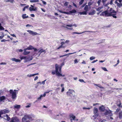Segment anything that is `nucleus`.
Wrapping results in <instances>:
<instances>
[{
	"label": "nucleus",
	"instance_id": "obj_1",
	"mask_svg": "<svg viewBox=\"0 0 122 122\" xmlns=\"http://www.w3.org/2000/svg\"><path fill=\"white\" fill-rule=\"evenodd\" d=\"M61 67L58 66V64H56L55 65V72L56 75L58 76H65V75H62L61 74Z\"/></svg>",
	"mask_w": 122,
	"mask_h": 122
},
{
	"label": "nucleus",
	"instance_id": "obj_2",
	"mask_svg": "<svg viewBox=\"0 0 122 122\" xmlns=\"http://www.w3.org/2000/svg\"><path fill=\"white\" fill-rule=\"evenodd\" d=\"M110 12H108L107 10L105 11L102 13V15H105L106 16H111L114 14H116V12L114 10H112V8H110Z\"/></svg>",
	"mask_w": 122,
	"mask_h": 122
},
{
	"label": "nucleus",
	"instance_id": "obj_3",
	"mask_svg": "<svg viewBox=\"0 0 122 122\" xmlns=\"http://www.w3.org/2000/svg\"><path fill=\"white\" fill-rule=\"evenodd\" d=\"M75 93V92L73 90L69 89L66 93L67 96L71 98L72 97H74Z\"/></svg>",
	"mask_w": 122,
	"mask_h": 122
},
{
	"label": "nucleus",
	"instance_id": "obj_4",
	"mask_svg": "<svg viewBox=\"0 0 122 122\" xmlns=\"http://www.w3.org/2000/svg\"><path fill=\"white\" fill-rule=\"evenodd\" d=\"M17 91L15 90L13 91L12 90H10L9 92L10 94L11 95V97L13 99H15L16 96V91Z\"/></svg>",
	"mask_w": 122,
	"mask_h": 122
},
{
	"label": "nucleus",
	"instance_id": "obj_5",
	"mask_svg": "<svg viewBox=\"0 0 122 122\" xmlns=\"http://www.w3.org/2000/svg\"><path fill=\"white\" fill-rule=\"evenodd\" d=\"M29 115H26L22 119L23 122H29V120L30 118Z\"/></svg>",
	"mask_w": 122,
	"mask_h": 122
},
{
	"label": "nucleus",
	"instance_id": "obj_6",
	"mask_svg": "<svg viewBox=\"0 0 122 122\" xmlns=\"http://www.w3.org/2000/svg\"><path fill=\"white\" fill-rule=\"evenodd\" d=\"M115 3L117 6L120 7L122 6V0H115Z\"/></svg>",
	"mask_w": 122,
	"mask_h": 122
},
{
	"label": "nucleus",
	"instance_id": "obj_7",
	"mask_svg": "<svg viewBox=\"0 0 122 122\" xmlns=\"http://www.w3.org/2000/svg\"><path fill=\"white\" fill-rule=\"evenodd\" d=\"M43 52H44V53H45L46 52V51L43 49H41L38 52L37 54H36V53H35L33 55L35 56H36V55H38V57L40 55L41 53Z\"/></svg>",
	"mask_w": 122,
	"mask_h": 122
},
{
	"label": "nucleus",
	"instance_id": "obj_8",
	"mask_svg": "<svg viewBox=\"0 0 122 122\" xmlns=\"http://www.w3.org/2000/svg\"><path fill=\"white\" fill-rule=\"evenodd\" d=\"M66 25L67 26H65V27L68 29L71 30H72L73 29V28H72L71 27L73 26H74L75 27H77V25L75 24H74L73 25L72 24H71L69 25Z\"/></svg>",
	"mask_w": 122,
	"mask_h": 122
},
{
	"label": "nucleus",
	"instance_id": "obj_9",
	"mask_svg": "<svg viewBox=\"0 0 122 122\" xmlns=\"http://www.w3.org/2000/svg\"><path fill=\"white\" fill-rule=\"evenodd\" d=\"M94 115H93V117L95 118H96L98 115V110L96 108H94Z\"/></svg>",
	"mask_w": 122,
	"mask_h": 122
},
{
	"label": "nucleus",
	"instance_id": "obj_10",
	"mask_svg": "<svg viewBox=\"0 0 122 122\" xmlns=\"http://www.w3.org/2000/svg\"><path fill=\"white\" fill-rule=\"evenodd\" d=\"M10 122H19V120L16 117H14L12 118Z\"/></svg>",
	"mask_w": 122,
	"mask_h": 122
},
{
	"label": "nucleus",
	"instance_id": "obj_11",
	"mask_svg": "<svg viewBox=\"0 0 122 122\" xmlns=\"http://www.w3.org/2000/svg\"><path fill=\"white\" fill-rule=\"evenodd\" d=\"M32 57H30L29 56H27L26 57V59L25 61H24V62L26 63L27 61H29L32 59Z\"/></svg>",
	"mask_w": 122,
	"mask_h": 122
},
{
	"label": "nucleus",
	"instance_id": "obj_12",
	"mask_svg": "<svg viewBox=\"0 0 122 122\" xmlns=\"http://www.w3.org/2000/svg\"><path fill=\"white\" fill-rule=\"evenodd\" d=\"M27 32H28L31 35H32L33 36H34L38 34L36 32L30 30H27Z\"/></svg>",
	"mask_w": 122,
	"mask_h": 122
},
{
	"label": "nucleus",
	"instance_id": "obj_13",
	"mask_svg": "<svg viewBox=\"0 0 122 122\" xmlns=\"http://www.w3.org/2000/svg\"><path fill=\"white\" fill-rule=\"evenodd\" d=\"M104 115H109L110 116H111L112 115V112L111 110H106L105 112L104 113Z\"/></svg>",
	"mask_w": 122,
	"mask_h": 122
},
{
	"label": "nucleus",
	"instance_id": "obj_14",
	"mask_svg": "<svg viewBox=\"0 0 122 122\" xmlns=\"http://www.w3.org/2000/svg\"><path fill=\"white\" fill-rule=\"evenodd\" d=\"M1 111L2 114L8 113L9 112L8 110L6 109H4L3 110H1Z\"/></svg>",
	"mask_w": 122,
	"mask_h": 122
},
{
	"label": "nucleus",
	"instance_id": "obj_15",
	"mask_svg": "<svg viewBox=\"0 0 122 122\" xmlns=\"http://www.w3.org/2000/svg\"><path fill=\"white\" fill-rule=\"evenodd\" d=\"M99 109L100 111L102 112H103L105 110L104 106L103 105H102L99 108Z\"/></svg>",
	"mask_w": 122,
	"mask_h": 122
},
{
	"label": "nucleus",
	"instance_id": "obj_16",
	"mask_svg": "<svg viewBox=\"0 0 122 122\" xmlns=\"http://www.w3.org/2000/svg\"><path fill=\"white\" fill-rule=\"evenodd\" d=\"M20 105L17 104H15L13 106L14 109H15V108L17 109H19V108H20Z\"/></svg>",
	"mask_w": 122,
	"mask_h": 122
},
{
	"label": "nucleus",
	"instance_id": "obj_17",
	"mask_svg": "<svg viewBox=\"0 0 122 122\" xmlns=\"http://www.w3.org/2000/svg\"><path fill=\"white\" fill-rule=\"evenodd\" d=\"M27 50H26V49H24V52L23 53V54L24 55H28L30 53V52L29 51H26Z\"/></svg>",
	"mask_w": 122,
	"mask_h": 122
},
{
	"label": "nucleus",
	"instance_id": "obj_18",
	"mask_svg": "<svg viewBox=\"0 0 122 122\" xmlns=\"http://www.w3.org/2000/svg\"><path fill=\"white\" fill-rule=\"evenodd\" d=\"M3 118H4V119L8 121H9L10 119V117L6 115L4 116V117H3Z\"/></svg>",
	"mask_w": 122,
	"mask_h": 122
},
{
	"label": "nucleus",
	"instance_id": "obj_19",
	"mask_svg": "<svg viewBox=\"0 0 122 122\" xmlns=\"http://www.w3.org/2000/svg\"><path fill=\"white\" fill-rule=\"evenodd\" d=\"M11 60L13 61H14L16 62H20L21 61L20 60L15 58H12L11 59Z\"/></svg>",
	"mask_w": 122,
	"mask_h": 122
},
{
	"label": "nucleus",
	"instance_id": "obj_20",
	"mask_svg": "<svg viewBox=\"0 0 122 122\" xmlns=\"http://www.w3.org/2000/svg\"><path fill=\"white\" fill-rule=\"evenodd\" d=\"M37 10V8L35 7L34 8H32L30 7L29 8V10L30 11H35Z\"/></svg>",
	"mask_w": 122,
	"mask_h": 122
},
{
	"label": "nucleus",
	"instance_id": "obj_21",
	"mask_svg": "<svg viewBox=\"0 0 122 122\" xmlns=\"http://www.w3.org/2000/svg\"><path fill=\"white\" fill-rule=\"evenodd\" d=\"M76 53V52H73V53H69V54H65V55H62V56H60V57H63V56H67V55H71V54H74V53Z\"/></svg>",
	"mask_w": 122,
	"mask_h": 122
},
{
	"label": "nucleus",
	"instance_id": "obj_22",
	"mask_svg": "<svg viewBox=\"0 0 122 122\" xmlns=\"http://www.w3.org/2000/svg\"><path fill=\"white\" fill-rule=\"evenodd\" d=\"M84 10L86 11V12L88 11V5H86L84 8Z\"/></svg>",
	"mask_w": 122,
	"mask_h": 122
},
{
	"label": "nucleus",
	"instance_id": "obj_23",
	"mask_svg": "<svg viewBox=\"0 0 122 122\" xmlns=\"http://www.w3.org/2000/svg\"><path fill=\"white\" fill-rule=\"evenodd\" d=\"M26 50H31L33 49V47L31 46L30 45L28 47L26 48Z\"/></svg>",
	"mask_w": 122,
	"mask_h": 122
},
{
	"label": "nucleus",
	"instance_id": "obj_24",
	"mask_svg": "<svg viewBox=\"0 0 122 122\" xmlns=\"http://www.w3.org/2000/svg\"><path fill=\"white\" fill-rule=\"evenodd\" d=\"M87 12L86 11H84L80 12L79 13V14L81 15H86L87 14Z\"/></svg>",
	"mask_w": 122,
	"mask_h": 122
},
{
	"label": "nucleus",
	"instance_id": "obj_25",
	"mask_svg": "<svg viewBox=\"0 0 122 122\" xmlns=\"http://www.w3.org/2000/svg\"><path fill=\"white\" fill-rule=\"evenodd\" d=\"M94 85H95V86H97L99 88H101L102 89H104V87H102V86H101V85H100V84H97L95 83H94Z\"/></svg>",
	"mask_w": 122,
	"mask_h": 122
},
{
	"label": "nucleus",
	"instance_id": "obj_26",
	"mask_svg": "<svg viewBox=\"0 0 122 122\" xmlns=\"http://www.w3.org/2000/svg\"><path fill=\"white\" fill-rule=\"evenodd\" d=\"M5 98V96H2L1 97H0V101H2L4 100Z\"/></svg>",
	"mask_w": 122,
	"mask_h": 122
},
{
	"label": "nucleus",
	"instance_id": "obj_27",
	"mask_svg": "<svg viewBox=\"0 0 122 122\" xmlns=\"http://www.w3.org/2000/svg\"><path fill=\"white\" fill-rule=\"evenodd\" d=\"M76 118V117L73 115H71L70 116V119H72V120H74Z\"/></svg>",
	"mask_w": 122,
	"mask_h": 122
},
{
	"label": "nucleus",
	"instance_id": "obj_28",
	"mask_svg": "<svg viewBox=\"0 0 122 122\" xmlns=\"http://www.w3.org/2000/svg\"><path fill=\"white\" fill-rule=\"evenodd\" d=\"M22 17L23 19L26 18L28 17V16H26V14H23L22 15Z\"/></svg>",
	"mask_w": 122,
	"mask_h": 122
},
{
	"label": "nucleus",
	"instance_id": "obj_29",
	"mask_svg": "<svg viewBox=\"0 0 122 122\" xmlns=\"http://www.w3.org/2000/svg\"><path fill=\"white\" fill-rule=\"evenodd\" d=\"M96 12L95 11V10H93L91 12L89 13V15H94Z\"/></svg>",
	"mask_w": 122,
	"mask_h": 122
},
{
	"label": "nucleus",
	"instance_id": "obj_30",
	"mask_svg": "<svg viewBox=\"0 0 122 122\" xmlns=\"http://www.w3.org/2000/svg\"><path fill=\"white\" fill-rule=\"evenodd\" d=\"M30 2L31 3H35L39 2V0H30Z\"/></svg>",
	"mask_w": 122,
	"mask_h": 122
},
{
	"label": "nucleus",
	"instance_id": "obj_31",
	"mask_svg": "<svg viewBox=\"0 0 122 122\" xmlns=\"http://www.w3.org/2000/svg\"><path fill=\"white\" fill-rule=\"evenodd\" d=\"M119 117L120 119L122 118V111H121L119 113Z\"/></svg>",
	"mask_w": 122,
	"mask_h": 122
},
{
	"label": "nucleus",
	"instance_id": "obj_32",
	"mask_svg": "<svg viewBox=\"0 0 122 122\" xmlns=\"http://www.w3.org/2000/svg\"><path fill=\"white\" fill-rule=\"evenodd\" d=\"M26 58V56H22L20 57V58L21 60L24 59V61L25 60V58Z\"/></svg>",
	"mask_w": 122,
	"mask_h": 122
},
{
	"label": "nucleus",
	"instance_id": "obj_33",
	"mask_svg": "<svg viewBox=\"0 0 122 122\" xmlns=\"http://www.w3.org/2000/svg\"><path fill=\"white\" fill-rule=\"evenodd\" d=\"M70 12H71V14L72 13H75L76 12V11L74 9L73 10H72L70 11Z\"/></svg>",
	"mask_w": 122,
	"mask_h": 122
},
{
	"label": "nucleus",
	"instance_id": "obj_34",
	"mask_svg": "<svg viewBox=\"0 0 122 122\" xmlns=\"http://www.w3.org/2000/svg\"><path fill=\"white\" fill-rule=\"evenodd\" d=\"M86 32V31L83 32L81 33H79V32H73L72 33L73 34H81L82 33H83L85 32Z\"/></svg>",
	"mask_w": 122,
	"mask_h": 122
},
{
	"label": "nucleus",
	"instance_id": "obj_35",
	"mask_svg": "<svg viewBox=\"0 0 122 122\" xmlns=\"http://www.w3.org/2000/svg\"><path fill=\"white\" fill-rule=\"evenodd\" d=\"M1 35L2 36H0V39H2V38H3L5 36V35L3 33H2Z\"/></svg>",
	"mask_w": 122,
	"mask_h": 122
},
{
	"label": "nucleus",
	"instance_id": "obj_36",
	"mask_svg": "<svg viewBox=\"0 0 122 122\" xmlns=\"http://www.w3.org/2000/svg\"><path fill=\"white\" fill-rule=\"evenodd\" d=\"M84 0H81L79 2V5H81L84 2Z\"/></svg>",
	"mask_w": 122,
	"mask_h": 122
},
{
	"label": "nucleus",
	"instance_id": "obj_37",
	"mask_svg": "<svg viewBox=\"0 0 122 122\" xmlns=\"http://www.w3.org/2000/svg\"><path fill=\"white\" fill-rule=\"evenodd\" d=\"M29 7V6L28 5H27L26 6H25L24 7L23 9V11H25V9H26L28 8Z\"/></svg>",
	"mask_w": 122,
	"mask_h": 122
},
{
	"label": "nucleus",
	"instance_id": "obj_38",
	"mask_svg": "<svg viewBox=\"0 0 122 122\" xmlns=\"http://www.w3.org/2000/svg\"><path fill=\"white\" fill-rule=\"evenodd\" d=\"M121 103L120 102L119 104H117V106H118L119 107H122V105H121Z\"/></svg>",
	"mask_w": 122,
	"mask_h": 122
},
{
	"label": "nucleus",
	"instance_id": "obj_39",
	"mask_svg": "<svg viewBox=\"0 0 122 122\" xmlns=\"http://www.w3.org/2000/svg\"><path fill=\"white\" fill-rule=\"evenodd\" d=\"M4 28L1 26V24L0 23V30H4Z\"/></svg>",
	"mask_w": 122,
	"mask_h": 122
},
{
	"label": "nucleus",
	"instance_id": "obj_40",
	"mask_svg": "<svg viewBox=\"0 0 122 122\" xmlns=\"http://www.w3.org/2000/svg\"><path fill=\"white\" fill-rule=\"evenodd\" d=\"M43 97H44L43 95H41L40 96V97L37 98V100H41V98Z\"/></svg>",
	"mask_w": 122,
	"mask_h": 122
},
{
	"label": "nucleus",
	"instance_id": "obj_41",
	"mask_svg": "<svg viewBox=\"0 0 122 122\" xmlns=\"http://www.w3.org/2000/svg\"><path fill=\"white\" fill-rule=\"evenodd\" d=\"M43 97H44L43 95H41L40 96V97L37 98V100H41V98Z\"/></svg>",
	"mask_w": 122,
	"mask_h": 122
},
{
	"label": "nucleus",
	"instance_id": "obj_42",
	"mask_svg": "<svg viewBox=\"0 0 122 122\" xmlns=\"http://www.w3.org/2000/svg\"><path fill=\"white\" fill-rule=\"evenodd\" d=\"M95 58V57L94 56H92L90 58V60H92L94 59Z\"/></svg>",
	"mask_w": 122,
	"mask_h": 122
},
{
	"label": "nucleus",
	"instance_id": "obj_43",
	"mask_svg": "<svg viewBox=\"0 0 122 122\" xmlns=\"http://www.w3.org/2000/svg\"><path fill=\"white\" fill-rule=\"evenodd\" d=\"M74 62L75 64H76L78 62V61L77 60V59L76 58L74 60Z\"/></svg>",
	"mask_w": 122,
	"mask_h": 122
},
{
	"label": "nucleus",
	"instance_id": "obj_44",
	"mask_svg": "<svg viewBox=\"0 0 122 122\" xmlns=\"http://www.w3.org/2000/svg\"><path fill=\"white\" fill-rule=\"evenodd\" d=\"M109 3H107V4H103V5L105 6V7H107L108 5H109Z\"/></svg>",
	"mask_w": 122,
	"mask_h": 122
},
{
	"label": "nucleus",
	"instance_id": "obj_45",
	"mask_svg": "<svg viewBox=\"0 0 122 122\" xmlns=\"http://www.w3.org/2000/svg\"><path fill=\"white\" fill-rule=\"evenodd\" d=\"M91 107H91L90 108H86V107H83V109H87L89 110L90 109Z\"/></svg>",
	"mask_w": 122,
	"mask_h": 122
},
{
	"label": "nucleus",
	"instance_id": "obj_46",
	"mask_svg": "<svg viewBox=\"0 0 122 122\" xmlns=\"http://www.w3.org/2000/svg\"><path fill=\"white\" fill-rule=\"evenodd\" d=\"M50 92V91H49L48 92H45V93L43 95V97H45L46 96V94L47 93H48Z\"/></svg>",
	"mask_w": 122,
	"mask_h": 122
},
{
	"label": "nucleus",
	"instance_id": "obj_47",
	"mask_svg": "<svg viewBox=\"0 0 122 122\" xmlns=\"http://www.w3.org/2000/svg\"><path fill=\"white\" fill-rule=\"evenodd\" d=\"M27 76L29 77H30L31 76H34V74H28L27 75Z\"/></svg>",
	"mask_w": 122,
	"mask_h": 122
},
{
	"label": "nucleus",
	"instance_id": "obj_48",
	"mask_svg": "<svg viewBox=\"0 0 122 122\" xmlns=\"http://www.w3.org/2000/svg\"><path fill=\"white\" fill-rule=\"evenodd\" d=\"M107 1V0H102V2L103 4H105L106 2Z\"/></svg>",
	"mask_w": 122,
	"mask_h": 122
},
{
	"label": "nucleus",
	"instance_id": "obj_49",
	"mask_svg": "<svg viewBox=\"0 0 122 122\" xmlns=\"http://www.w3.org/2000/svg\"><path fill=\"white\" fill-rule=\"evenodd\" d=\"M102 69L105 71H108V70H107V69L105 67H102Z\"/></svg>",
	"mask_w": 122,
	"mask_h": 122
},
{
	"label": "nucleus",
	"instance_id": "obj_50",
	"mask_svg": "<svg viewBox=\"0 0 122 122\" xmlns=\"http://www.w3.org/2000/svg\"><path fill=\"white\" fill-rule=\"evenodd\" d=\"M92 4V3L91 2H88V5L89 6H91V5Z\"/></svg>",
	"mask_w": 122,
	"mask_h": 122
},
{
	"label": "nucleus",
	"instance_id": "obj_51",
	"mask_svg": "<svg viewBox=\"0 0 122 122\" xmlns=\"http://www.w3.org/2000/svg\"><path fill=\"white\" fill-rule=\"evenodd\" d=\"M15 2L14 0H10V2L11 3H13Z\"/></svg>",
	"mask_w": 122,
	"mask_h": 122
},
{
	"label": "nucleus",
	"instance_id": "obj_52",
	"mask_svg": "<svg viewBox=\"0 0 122 122\" xmlns=\"http://www.w3.org/2000/svg\"><path fill=\"white\" fill-rule=\"evenodd\" d=\"M68 4V2H66L64 3V5L65 6H67V5Z\"/></svg>",
	"mask_w": 122,
	"mask_h": 122
},
{
	"label": "nucleus",
	"instance_id": "obj_53",
	"mask_svg": "<svg viewBox=\"0 0 122 122\" xmlns=\"http://www.w3.org/2000/svg\"><path fill=\"white\" fill-rule=\"evenodd\" d=\"M101 0H99L97 2V3L98 4V5H100V3L101 2Z\"/></svg>",
	"mask_w": 122,
	"mask_h": 122
},
{
	"label": "nucleus",
	"instance_id": "obj_54",
	"mask_svg": "<svg viewBox=\"0 0 122 122\" xmlns=\"http://www.w3.org/2000/svg\"><path fill=\"white\" fill-rule=\"evenodd\" d=\"M79 81L80 82H83L84 83H85V82L84 81L83 79H79Z\"/></svg>",
	"mask_w": 122,
	"mask_h": 122
},
{
	"label": "nucleus",
	"instance_id": "obj_55",
	"mask_svg": "<svg viewBox=\"0 0 122 122\" xmlns=\"http://www.w3.org/2000/svg\"><path fill=\"white\" fill-rule=\"evenodd\" d=\"M1 42H5L6 41V40H5V39H3L1 40Z\"/></svg>",
	"mask_w": 122,
	"mask_h": 122
},
{
	"label": "nucleus",
	"instance_id": "obj_56",
	"mask_svg": "<svg viewBox=\"0 0 122 122\" xmlns=\"http://www.w3.org/2000/svg\"><path fill=\"white\" fill-rule=\"evenodd\" d=\"M28 34L27 33H24V36L25 37L27 36H28Z\"/></svg>",
	"mask_w": 122,
	"mask_h": 122
},
{
	"label": "nucleus",
	"instance_id": "obj_57",
	"mask_svg": "<svg viewBox=\"0 0 122 122\" xmlns=\"http://www.w3.org/2000/svg\"><path fill=\"white\" fill-rule=\"evenodd\" d=\"M31 104H29L26 106V107H30V106Z\"/></svg>",
	"mask_w": 122,
	"mask_h": 122
},
{
	"label": "nucleus",
	"instance_id": "obj_58",
	"mask_svg": "<svg viewBox=\"0 0 122 122\" xmlns=\"http://www.w3.org/2000/svg\"><path fill=\"white\" fill-rule=\"evenodd\" d=\"M96 10L97 11H100L101 10V9H100V7H99L98 8L96 9Z\"/></svg>",
	"mask_w": 122,
	"mask_h": 122
},
{
	"label": "nucleus",
	"instance_id": "obj_59",
	"mask_svg": "<svg viewBox=\"0 0 122 122\" xmlns=\"http://www.w3.org/2000/svg\"><path fill=\"white\" fill-rule=\"evenodd\" d=\"M46 80H45L42 81L41 82V84L42 83L43 84H45V82Z\"/></svg>",
	"mask_w": 122,
	"mask_h": 122
},
{
	"label": "nucleus",
	"instance_id": "obj_60",
	"mask_svg": "<svg viewBox=\"0 0 122 122\" xmlns=\"http://www.w3.org/2000/svg\"><path fill=\"white\" fill-rule=\"evenodd\" d=\"M72 4L74 6H75L76 7H77V6L75 4L74 2L72 3Z\"/></svg>",
	"mask_w": 122,
	"mask_h": 122
},
{
	"label": "nucleus",
	"instance_id": "obj_61",
	"mask_svg": "<svg viewBox=\"0 0 122 122\" xmlns=\"http://www.w3.org/2000/svg\"><path fill=\"white\" fill-rule=\"evenodd\" d=\"M64 91V87H62L61 90V92H63Z\"/></svg>",
	"mask_w": 122,
	"mask_h": 122
},
{
	"label": "nucleus",
	"instance_id": "obj_62",
	"mask_svg": "<svg viewBox=\"0 0 122 122\" xmlns=\"http://www.w3.org/2000/svg\"><path fill=\"white\" fill-rule=\"evenodd\" d=\"M109 4L111 5H112V0H111L110 1V3H109Z\"/></svg>",
	"mask_w": 122,
	"mask_h": 122
},
{
	"label": "nucleus",
	"instance_id": "obj_63",
	"mask_svg": "<svg viewBox=\"0 0 122 122\" xmlns=\"http://www.w3.org/2000/svg\"><path fill=\"white\" fill-rule=\"evenodd\" d=\"M38 77L37 76H36L35 78L34 79V81H35L38 79Z\"/></svg>",
	"mask_w": 122,
	"mask_h": 122
},
{
	"label": "nucleus",
	"instance_id": "obj_64",
	"mask_svg": "<svg viewBox=\"0 0 122 122\" xmlns=\"http://www.w3.org/2000/svg\"><path fill=\"white\" fill-rule=\"evenodd\" d=\"M41 0L42 1V2L43 3V4L44 5H46V2L43 0Z\"/></svg>",
	"mask_w": 122,
	"mask_h": 122
}]
</instances>
